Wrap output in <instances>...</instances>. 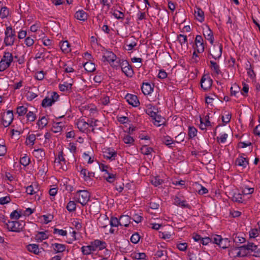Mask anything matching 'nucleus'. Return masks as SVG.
Returning a JSON list of instances; mask_svg holds the SVG:
<instances>
[{"instance_id": "f257e3e1", "label": "nucleus", "mask_w": 260, "mask_h": 260, "mask_svg": "<svg viewBox=\"0 0 260 260\" xmlns=\"http://www.w3.org/2000/svg\"><path fill=\"white\" fill-rule=\"evenodd\" d=\"M16 40L15 29L11 26H7L5 31L4 44L6 46H12Z\"/></svg>"}, {"instance_id": "f03ea898", "label": "nucleus", "mask_w": 260, "mask_h": 260, "mask_svg": "<svg viewBox=\"0 0 260 260\" xmlns=\"http://www.w3.org/2000/svg\"><path fill=\"white\" fill-rule=\"evenodd\" d=\"M25 222L23 221H9L7 224V229L9 231L19 233L24 228Z\"/></svg>"}, {"instance_id": "7ed1b4c3", "label": "nucleus", "mask_w": 260, "mask_h": 260, "mask_svg": "<svg viewBox=\"0 0 260 260\" xmlns=\"http://www.w3.org/2000/svg\"><path fill=\"white\" fill-rule=\"evenodd\" d=\"M116 56L111 51H106L102 57V61L104 62H108L111 67L117 69L118 65L115 64L116 61Z\"/></svg>"}, {"instance_id": "20e7f679", "label": "nucleus", "mask_w": 260, "mask_h": 260, "mask_svg": "<svg viewBox=\"0 0 260 260\" xmlns=\"http://www.w3.org/2000/svg\"><path fill=\"white\" fill-rule=\"evenodd\" d=\"M76 196L78 202L82 206L86 205L90 199V194L87 190H79L76 192Z\"/></svg>"}, {"instance_id": "39448f33", "label": "nucleus", "mask_w": 260, "mask_h": 260, "mask_svg": "<svg viewBox=\"0 0 260 260\" xmlns=\"http://www.w3.org/2000/svg\"><path fill=\"white\" fill-rule=\"evenodd\" d=\"M59 98L58 94L56 92H52L50 95H48L42 102V106L43 107H49L52 105Z\"/></svg>"}, {"instance_id": "423d86ee", "label": "nucleus", "mask_w": 260, "mask_h": 260, "mask_svg": "<svg viewBox=\"0 0 260 260\" xmlns=\"http://www.w3.org/2000/svg\"><path fill=\"white\" fill-rule=\"evenodd\" d=\"M222 45L219 43L213 44V47L210 49L209 54L215 59H219L222 54Z\"/></svg>"}, {"instance_id": "0eeeda50", "label": "nucleus", "mask_w": 260, "mask_h": 260, "mask_svg": "<svg viewBox=\"0 0 260 260\" xmlns=\"http://www.w3.org/2000/svg\"><path fill=\"white\" fill-rule=\"evenodd\" d=\"M238 248L251 250L254 252V253L252 254V256L260 257V248H258L257 246L253 243L248 242L247 245H244L239 247H236L235 249Z\"/></svg>"}, {"instance_id": "6e6552de", "label": "nucleus", "mask_w": 260, "mask_h": 260, "mask_svg": "<svg viewBox=\"0 0 260 260\" xmlns=\"http://www.w3.org/2000/svg\"><path fill=\"white\" fill-rule=\"evenodd\" d=\"M213 243L220 248L225 249L230 246V240L228 238H222L220 235H216L213 237Z\"/></svg>"}, {"instance_id": "1a4fd4ad", "label": "nucleus", "mask_w": 260, "mask_h": 260, "mask_svg": "<svg viewBox=\"0 0 260 260\" xmlns=\"http://www.w3.org/2000/svg\"><path fill=\"white\" fill-rule=\"evenodd\" d=\"M89 245L92 252L97 250H102L107 247V244L105 241L98 239L90 242Z\"/></svg>"}, {"instance_id": "9d476101", "label": "nucleus", "mask_w": 260, "mask_h": 260, "mask_svg": "<svg viewBox=\"0 0 260 260\" xmlns=\"http://www.w3.org/2000/svg\"><path fill=\"white\" fill-rule=\"evenodd\" d=\"M14 119V115L12 110H8L6 113H4L2 117V124L7 127L9 126L12 122Z\"/></svg>"}, {"instance_id": "9b49d317", "label": "nucleus", "mask_w": 260, "mask_h": 260, "mask_svg": "<svg viewBox=\"0 0 260 260\" xmlns=\"http://www.w3.org/2000/svg\"><path fill=\"white\" fill-rule=\"evenodd\" d=\"M26 192L30 195L35 194V199L36 200L40 199V196L42 194L41 191H40L38 185L34 186L30 185L26 188Z\"/></svg>"}, {"instance_id": "f8f14e48", "label": "nucleus", "mask_w": 260, "mask_h": 260, "mask_svg": "<svg viewBox=\"0 0 260 260\" xmlns=\"http://www.w3.org/2000/svg\"><path fill=\"white\" fill-rule=\"evenodd\" d=\"M194 49L197 50L198 53H202L205 50V44L202 37L200 35H197L195 39Z\"/></svg>"}, {"instance_id": "ddd939ff", "label": "nucleus", "mask_w": 260, "mask_h": 260, "mask_svg": "<svg viewBox=\"0 0 260 260\" xmlns=\"http://www.w3.org/2000/svg\"><path fill=\"white\" fill-rule=\"evenodd\" d=\"M212 82V80L208 75H203L201 80V86L202 88L205 91L208 90L211 88Z\"/></svg>"}, {"instance_id": "4468645a", "label": "nucleus", "mask_w": 260, "mask_h": 260, "mask_svg": "<svg viewBox=\"0 0 260 260\" xmlns=\"http://www.w3.org/2000/svg\"><path fill=\"white\" fill-rule=\"evenodd\" d=\"M103 155L106 159L112 161L117 156V152L111 148H107L103 151Z\"/></svg>"}, {"instance_id": "2eb2a0df", "label": "nucleus", "mask_w": 260, "mask_h": 260, "mask_svg": "<svg viewBox=\"0 0 260 260\" xmlns=\"http://www.w3.org/2000/svg\"><path fill=\"white\" fill-rule=\"evenodd\" d=\"M125 99L129 105L134 107H137L140 105V102L137 95L127 93L125 96Z\"/></svg>"}, {"instance_id": "dca6fc26", "label": "nucleus", "mask_w": 260, "mask_h": 260, "mask_svg": "<svg viewBox=\"0 0 260 260\" xmlns=\"http://www.w3.org/2000/svg\"><path fill=\"white\" fill-rule=\"evenodd\" d=\"M177 41L181 45L182 51H185L188 49L187 38L186 35L180 34L178 35Z\"/></svg>"}, {"instance_id": "f3484780", "label": "nucleus", "mask_w": 260, "mask_h": 260, "mask_svg": "<svg viewBox=\"0 0 260 260\" xmlns=\"http://www.w3.org/2000/svg\"><path fill=\"white\" fill-rule=\"evenodd\" d=\"M153 84L151 85L150 83L148 82H143L141 88L144 94L149 95L153 91Z\"/></svg>"}, {"instance_id": "a211bd4d", "label": "nucleus", "mask_w": 260, "mask_h": 260, "mask_svg": "<svg viewBox=\"0 0 260 260\" xmlns=\"http://www.w3.org/2000/svg\"><path fill=\"white\" fill-rule=\"evenodd\" d=\"M203 35L205 38L210 41V43L213 45L214 43L213 34L208 26H206V28L204 29Z\"/></svg>"}, {"instance_id": "6ab92c4d", "label": "nucleus", "mask_w": 260, "mask_h": 260, "mask_svg": "<svg viewBox=\"0 0 260 260\" xmlns=\"http://www.w3.org/2000/svg\"><path fill=\"white\" fill-rule=\"evenodd\" d=\"M81 175H83L84 181H90L92 178L94 177V173L92 172H88L85 169H82L80 171Z\"/></svg>"}, {"instance_id": "aec40b11", "label": "nucleus", "mask_w": 260, "mask_h": 260, "mask_svg": "<svg viewBox=\"0 0 260 260\" xmlns=\"http://www.w3.org/2000/svg\"><path fill=\"white\" fill-rule=\"evenodd\" d=\"M174 204L182 208H187L190 209L191 206L190 205L186 203L185 200H181V199L178 197H175L174 198Z\"/></svg>"}, {"instance_id": "412c9836", "label": "nucleus", "mask_w": 260, "mask_h": 260, "mask_svg": "<svg viewBox=\"0 0 260 260\" xmlns=\"http://www.w3.org/2000/svg\"><path fill=\"white\" fill-rule=\"evenodd\" d=\"M131 217L127 215H122L119 218L120 226L127 227L131 223Z\"/></svg>"}, {"instance_id": "4be33fe9", "label": "nucleus", "mask_w": 260, "mask_h": 260, "mask_svg": "<svg viewBox=\"0 0 260 260\" xmlns=\"http://www.w3.org/2000/svg\"><path fill=\"white\" fill-rule=\"evenodd\" d=\"M52 247H53L55 253H61L64 251L67 247L66 245L56 243L52 244Z\"/></svg>"}, {"instance_id": "5701e85b", "label": "nucleus", "mask_w": 260, "mask_h": 260, "mask_svg": "<svg viewBox=\"0 0 260 260\" xmlns=\"http://www.w3.org/2000/svg\"><path fill=\"white\" fill-rule=\"evenodd\" d=\"M88 17L87 14L83 10H79L75 14V17L79 20L84 21L87 20Z\"/></svg>"}, {"instance_id": "b1692460", "label": "nucleus", "mask_w": 260, "mask_h": 260, "mask_svg": "<svg viewBox=\"0 0 260 260\" xmlns=\"http://www.w3.org/2000/svg\"><path fill=\"white\" fill-rule=\"evenodd\" d=\"M78 129L82 132H85L88 128V124L83 119H80L77 122Z\"/></svg>"}, {"instance_id": "393cba45", "label": "nucleus", "mask_w": 260, "mask_h": 260, "mask_svg": "<svg viewBox=\"0 0 260 260\" xmlns=\"http://www.w3.org/2000/svg\"><path fill=\"white\" fill-rule=\"evenodd\" d=\"M152 120L154 124L156 126H160L161 125H164L165 123V118L158 114Z\"/></svg>"}, {"instance_id": "a878e982", "label": "nucleus", "mask_w": 260, "mask_h": 260, "mask_svg": "<svg viewBox=\"0 0 260 260\" xmlns=\"http://www.w3.org/2000/svg\"><path fill=\"white\" fill-rule=\"evenodd\" d=\"M194 15L199 21L202 22L204 20V13L201 8H196L194 10Z\"/></svg>"}, {"instance_id": "bb28decb", "label": "nucleus", "mask_w": 260, "mask_h": 260, "mask_svg": "<svg viewBox=\"0 0 260 260\" xmlns=\"http://www.w3.org/2000/svg\"><path fill=\"white\" fill-rule=\"evenodd\" d=\"M151 183L155 186L157 187L164 183V180L160 176H152L150 180Z\"/></svg>"}, {"instance_id": "cd10ccee", "label": "nucleus", "mask_w": 260, "mask_h": 260, "mask_svg": "<svg viewBox=\"0 0 260 260\" xmlns=\"http://www.w3.org/2000/svg\"><path fill=\"white\" fill-rule=\"evenodd\" d=\"M155 256L161 260H167L168 258L167 251L165 249H158L155 253Z\"/></svg>"}, {"instance_id": "c85d7f7f", "label": "nucleus", "mask_w": 260, "mask_h": 260, "mask_svg": "<svg viewBox=\"0 0 260 260\" xmlns=\"http://www.w3.org/2000/svg\"><path fill=\"white\" fill-rule=\"evenodd\" d=\"M211 64V69L213 71L215 75H218L221 74L222 72L220 69L219 65L215 61L213 60L210 61Z\"/></svg>"}, {"instance_id": "c756f323", "label": "nucleus", "mask_w": 260, "mask_h": 260, "mask_svg": "<svg viewBox=\"0 0 260 260\" xmlns=\"http://www.w3.org/2000/svg\"><path fill=\"white\" fill-rule=\"evenodd\" d=\"M236 164L238 166L245 168L248 165V159L242 156L239 157L236 160Z\"/></svg>"}, {"instance_id": "7c9ffc66", "label": "nucleus", "mask_w": 260, "mask_h": 260, "mask_svg": "<svg viewBox=\"0 0 260 260\" xmlns=\"http://www.w3.org/2000/svg\"><path fill=\"white\" fill-rule=\"evenodd\" d=\"M60 47L62 51L65 53H68L71 51L70 48V44L67 41L60 42Z\"/></svg>"}, {"instance_id": "2f4dec72", "label": "nucleus", "mask_w": 260, "mask_h": 260, "mask_svg": "<svg viewBox=\"0 0 260 260\" xmlns=\"http://www.w3.org/2000/svg\"><path fill=\"white\" fill-rule=\"evenodd\" d=\"M99 168L100 170L104 173L103 175H106L112 171V169L108 165L104 164H99Z\"/></svg>"}, {"instance_id": "473e14b6", "label": "nucleus", "mask_w": 260, "mask_h": 260, "mask_svg": "<svg viewBox=\"0 0 260 260\" xmlns=\"http://www.w3.org/2000/svg\"><path fill=\"white\" fill-rule=\"evenodd\" d=\"M104 220H106L107 222H109V219L107 217H105ZM109 223L112 227H117L118 225H120L119 219H118L117 218L115 217H112L111 218Z\"/></svg>"}, {"instance_id": "72a5a7b5", "label": "nucleus", "mask_w": 260, "mask_h": 260, "mask_svg": "<svg viewBox=\"0 0 260 260\" xmlns=\"http://www.w3.org/2000/svg\"><path fill=\"white\" fill-rule=\"evenodd\" d=\"M13 57L11 53L7 52L4 53V55L2 59V60H4V62L7 63V64L11 65V62L13 61Z\"/></svg>"}, {"instance_id": "f704fd0d", "label": "nucleus", "mask_w": 260, "mask_h": 260, "mask_svg": "<svg viewBox=\"0 0 260 260\" xmlns=\"http://www.w3.org/2000/svg\"><path fill=\"white\" fill-rule=\"evenodd\" d=\"M27 249L29 252H32L35 254H39L41 252L38 245L35 244H31L27 245Z\"/></svg>"}, {"instance_id": "c9c22d12", "label": "nucleus", "mask_w": 260, "mask_h": 260, "mask_svg": "<svg viewBox=\"0 0 260 260\" xmlns=\"http://www.w3.org/2000/svg\"><path fill=\"white\" fill-rule=\"evenodd\" d=\"M83 67L84 69L88 72H92L95 70V64L90 61L85 62Z\"/></svg>"}, {"instance_id": "e433bc0d", "label": "nucleus", "mask_w": 260, "mask_h": 260, "mask_svg": "<svg viewBox=\"0 0 260 260\" xmlns=\"http://www.w3.org/2000/svg\"><path fill=\"white\" fill-rule=\"evenodd\" d=\"M103 177L110 183H113L116 179V174H113L112 172L106 175H103Z\"/></svg>"}, {"instance_id": "4c0bfd02", "label": "nucleus", "mask_w": 260, "mask_h": 260, "mask_svg": "<svg viewBox=\"0 0 260 260\" xmlns=\"http://www.w3.org/2000/svg\"><path fill=\"white\" fill-rule=\"evenodd\" d=\"M33 153L35 157L40 160L42 159L45 155L44 150L41 148L35 149Z\"/></svg>"}, {"instance_id": "58836bf2", "label": "nucleus", "mask_w": 260, "mask_h": 260, "mask_svg": "<svg viewBox=\"0 0 260 260\" xmlns=\"http://www.w3.org/2000/svg\"><path fill=\"white\" fill-rule=\"evenodd\" d=\"M242 193H241L239 191H236L233 193L232 196V200L234 202H238V203H242L243 202V198H242Z\"/></svg>"}, {"instance_id": "ea45409f", "label": "nucleus", "mask_w": 260, "mask_h": 260, "mask_svg": "<svg viewBox=\"0 0 260 260\" xmlns=\"http://www.w3.org/2000/svg\"><path fill=\"white\" fill-rule=\"evenodd\" d=\"M36 139V135L35 134H31L28 135L26 138V140L25 141L26 144L27 145H34L35 144Z\"/></svg>"}, {"instance_id": "a19ab883", "label": "nucleus", "mask_w": 260, "mask_h": 260, "mask_svg": "<svg viewBox=\"0 0 260 260\" xmlns=\"http://www.w3.org/2000/svg\"><path fill=\"white\" fill-rule=\"evenodd\" d=\"M9 15V10L8 8L6 7H2L0 10V17L2 19L7 18Z\"/></svg>"}, {"instance_id": "79ce46f5", "label": "nucleus", "mask_w": 260, "mask_h": 260, "mask_svg": "<svg viewBox=\"0 0 260 260\" xmlns=\"http://www.w3.org/2000/svg\"><path fill=\"white\" fill-rule=\"evenodd\" d=\"M162 143L167 145L169 148H172V144L174 143V141L169 136L164 137L162 139Z\"/></svg>"}, {"instance_id": "37998d69", "label": "nucleus", "mask_w": 260, "mask_h": 260, "mask_svg": "<svg viewBox=\"0 0 260 260\" xmlns=\"http://www.w3.org/2000/svg\"><path fill=\"white\" fill-rule=\"evenodd\" d=\"M115 64L118 65V67H120L122 70L125 67H128L129 64V62L126 60L119 59L118 60L116 61Z\"/></svg>"}, {"instance_id": "c03bdc74", "label": "nucleus", "mask_w": 260, "mask_h": 260, "mask_svg": "<svg viewBox=\"0 0 260 260\" xmlns=\"http://www.w3.org/2000/svg\"><path fill=\"white\" fill-rule=\"evenodd\" d=\"M246 70L247 71L248 75L251 77H254L255 75L253 70V66L251 64L249 61L246 63Z\"/></svg>"}, {"instance_id": "a18cd8bd", "label": "nucleus", "mask_w": 260, "mask_h": 260, "mask_svg": "<svg viewBox=\"0 0 260 260\" xmlns=\"http://www.w3.org/2000/svg\"><path fill=\"white\" fill-rule=\"evenodd\" d=\"M63 126L62 122H57L54 123L52 127V131L54 133H58L61 131Z\"/></svg>"}, {"instance_id": "49530a36", "label": "nucleus", "mask_w": 260, "mask_h": 260, "mask_svg": "<svg viewBox=\"0 0 260 260\" xmlns=\"http://www.w3.org/2000/svg\"><path fill=\"white\" fill-rule=\"evenodd\" d=\"M122 139L124 143L127 144H133L134 142L133 138L128 134H124Z\"/></svg>"}, {"instance_id": "de8ad7c7", "label": "nucleus", "mask_w": 260, "mask_h": 260, "mask_svg": "<svg viewBox=\"0 0 260 260\" xmlns=\"http://www.w3.org/2000/svg\"><path fill=\"white\" fill-rule=\"evenodd\" d=\"M121 71L127 77H132L134 74L133 70L131 66L129 64L128 67L123 69Z\"/></svg>"}, {"instance_id": "09e8293b", "label": "nucleus", "mask_w": 260, "mask_h": 260, "mask_svg": "<svg viewBox=\"0 0 260 260\" xmlns=\"http://www.w3.org/2000/svg\"><path fill=\"white\" fill-rule=\"evenodd\" d=\"M112 15L116 19L119 20H123L124 17V14L117 10H114L113 11Z\"/></svg>"}, {"instance_id": "8fccbe9b", "label": "nucleus", "mask_w": 260, "mask_h": 260, "mask_svg": "<svg viewBox=\"0 0 260 260\" xmlns=\"http://www.w3.org/2000/svg\"><path fill=\"white\" fill-rule=\"evenodd\" d=\"M27 108L23 106H19L17 108V113L19 116H24L27 114Z\"/></svg>"}, {"instance_id": "3c124183", "label": "nucleus", "mask_w": 260, "mask_h": 260, "mask_svg": "<svg viewBox=\"0 0 260 260\" xmlns=\"http://www.w3.org/2000/svg\"><path fill=\"white\" fill-rule=\"evenodd\" d=\"M67 209L70 212H73L76 210V204L74 201H70L66 207Z\"/></svg>"}, {"instance_id": "603ef678", "label": "nucleus", "mask_w": 260, "mask_h": 260, "mask_svg": "<svg viewBox=\"0 0 260 260\" xmlns=\"http://www.w3.org/2000/svg\"><path fill=\"white\" fill-rule=\"evenodd\" d=\"M48 238V235L45 232H40L36 236V239L38 241H42L43 240L46 239Z\"/></svg>"}, {"instance_id": "864d4df0", "label": "nucleus", "mask_w": 260, "mask_h": 260, "mask_svg": "<svg viewBox=\"0 0 260 260\" xmlns=\"http://www.w3.org/2000/svg\"><path fill=\"white\" fill-rule=\"evenodd\" d=\"M197 129L194 126H189L188 128V136L190 139H192L196 136Z\"/></svg>"}, {"instance_id": "5fc2aeb1", "label": "nucleus", "mask_w": 260, "mask_h": 260, "mask_svg": "<svg viewBox=\"0 0 260 260\" xmlns=\"http://www.w3.org/2000/svg\"><path fill=\"white\" fill-rule=\"evenodd\" d=\"M158 16L159 18L161 19L163 21H168L169 15L168 12L167 11L164 10L162 11H160L158 14Z\"/></svg>"}, {"instance_id": "6e6d98bb", "label": "nucleus", "mask_w": 260, "mask_h": 260, "mask_svg": "<svg viewBox=\"0 0 260 260\" xmlns=\"http://www.w3.org/2000/svg\"><path fill=\"white\" fill-rule=\"evenodd\" d=\"M81 251L82 254L85 255H89L92 252L89 245L87 246H83L81 247Z\"/></svg>"}, {"instance_id": "4d7b16f0", "label": "nucleus", "mask_w": 260, "mask_h": 260, "mask_svg": "<svg viewBox=\"0 0 260 260\" xmlns=\"http://www.w3.org/2000/svg\"><path fill=\"white\" fill-rule=\"evenodd\" d=\"M254 190V188L245 186L244 187H242V193L244 195L250 194L253 193Z\"/></svg>"}, {"instance_id": "13d9d810", "label": "nucleus", "mask_w": 260, "mask_h": 260, "mask_svg": "<svg viewBox=\"0 0 260 260\" xmlns=\"http://www.w3.org/2000/svg\"><path fill=\"white\" fill-rule=\"evenodd\" d=\"M141 151L143 154L149 155L153 151V149L151 147L145 145L142 146L141 149Z\"/></svg>"}, {"instance_id": "bf43d9fd", "label": "nucleus", "mask_w": 260, "mask_h": 260, "mask_svg": "<svg viewBox=\"0 0 260 260\" xmlns=\"http://www.w3.org/2000/svg\"><path fill=\"white\" fill-rule=\"evenodd\" d=\"M47 123L48 120L45 116L42 117L37 122L39 126L41 127L42 128L45 127L47 124Z\"/></svg>"}, {"instance_id": "052dcab7", "label": "nucleus", "mask_w": 260, "mask_h": 260, "mask_svg": "<svg viewBox=\"0 0 260 260\" xmlns=\"http://www.w3.org/2000/svg\"><path fill=\"white\" fill-rule=\"evenodd\" d=\"M133 257L138 260H147V256L145 253H136L134 254Z\"/></svg>"}, {"instance_id": "680f3d73", "label": "nucleus", "mask_w": 260, "mask_h": 260, "mask_svg": "<svg viewBox=\"0 0 260 260\" xmlns=\"http://www.w3.org/2000/svg\"><path fill=\"white\" fill-rule=\"evenodd\" d=\"M100 3L103 7H105L109 10L113 3V0H100Z\"/></svg>"}, {"instance_id": "e2e57ef3", "label": "nucleus", "mask_w": 260, "mask_h": 260, "mask_svg": "<svg viewBox=\"0 0 260 260\" xmlns=\"http://www.w3.org/2000/svg\"><path fill=\"white\" fill-rule=\"evenodd\" d=\"M213 243V237L209 238V237H205L201 238L200 243H202L203 245H207L209 243Z\"/></svg>"}, {"instance_id": "0e129e2a", "label": "nucleus", "mask_w": 260, "mask_h": 260, "mask_svg": "<svg viewBox=\"0 0 260 260\" xmlns=\"http://www.w3.org/2000/svg\"><path fill=\"white\" fill-rule=\"evenodd\" d=\"M140 239V236L137 233H135L132 235L131 237V241L133 243L137 244Z\"/></svg>"}, {"instance_id": "69168bd1", "label": "nucleus", "mask_w": 260, "mask_h": 260, "mask_svg": "<svg viewBox=\"0 0 260 260\" xmlns=\"http://www.w3.org/2000/svg\"><path fill=\"white\" fill-rule=\"evenodd\" d=\"M20 164L23 166H27L29 164L30 158L26 155L21 157L20 160Z\"/></svg>"}, {"instance_id": "338daca9", "label": "nucleus", "mask_w": 260, "mask_h": 260, "mask_svg": "<svg viewBox=\"0 0 260 260\" xmlns=\"http://www.w3.org/2000/svg\"><path fill=\"white\" fill-rule=\"evenodd\" d=\"M259 232H260V229L259 230H258L257 229H251L249 232L250 238H254L257 237L259 235Z\"/></svg>"}, {"instance_id": "774afa93", "label": "nucleus", "mask_w": 260, "mask_h": 260, "mask_svg": "<svg viewBox=\"0 0 260 260\" xmlns=\"http://www.w3.org/2000/svg\"><path fill=\"white\" fill-rule=\"evenodd\" d=\"M10 216L11 219L17 220L21 217V211L18 212L17 210H14L10 214Z\"/></svg>"}]
</instances>
